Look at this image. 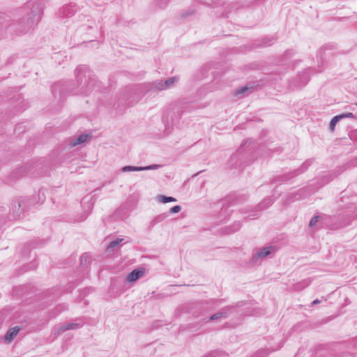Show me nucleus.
<instances>
[{"label": "nucleus", "instance_id": "1", "mask_svg": "<svg viewBox=\"0 0 357 357\" xmlns=\"http://www.w3.org/2000/svg\"><path fill=\"white\" fill-rule=\"evenodd\" d=\"M27 7H31V13L28 15L26 20H22L17 24H12L7 26L6 17L0 15V24L5 26L10 32L21 34L27 32L34 27L40 20V15L43 9V5L36 1H30L26 3Z\"/></svg>", "mask_w": 357, "mask_h": 357}, {"label": "nucleus", "instance_id": "2", "mask_svg": "<svg viewBox=\"0 0 357 357\" xmlns=\"http://www.w3.org/2000/svg\"><path fill=\"white\" fill-rule=\"evenodd\" d=\"M76 77L79 87V93L87 95L96 83L95 78L91 77V72L86 66H78L75 70Z\"/></svg>", "mask_w": 357, "mask_h": 357}, {"label": "nucleus", "instance_id": "3", "mask_svg": "<svg viewBox=\"0 0 357 357\" xmlns=\"http://www.w3.org/2000/svg\"><path fill=\"white\" fill-rule=\"evenodd\" d=\"M187 108L184 105H173L169 110H167L162 116V121L165 125L166 134H169L173 128V126L178 123L181 115L185 112Z\"/></svg>", "mask_w": 357, "mask_h": 357}, {"label": "nucleus", "instance_id": "4", "mask_svg": "<svg viewBox=\"0 0 357 357\" xmlns=\"http://www.w3.org/2000/svg\"><path fill=\"white\" fill-rule=\"evenodd\" d=\"M275 252V248L274 246L263 248L253 255L252 261L253 263H257L259 260L265 258Z\"/></svg>", "mask_w": 357, "mask_h": 357}, {"label": "nucleus", "instance_id": "5", "mask_svg": "<svg viewBox=\"0 0 357 357\" xmlns=\"http://www.w3.org/2000/svg\"><path fill=\"white\" fill-rule=\"evenodd\" d=\"M83 324L81 322H72L65 324L54 330V335H59L62 333L68 330H75L82 326Z\"/></svg>", "mask_w": 357, "mask_h": 357}, {"label": "nucleus", "instance_id": "6", "mask_svg": "<svg viewBox=\"0 0 357 357\" xmlns=\"http://www.w3.org/2000/svg\"><path fill=\"white\" fill-rule=\"evenodd\" d=\"M234 309L232 306H226L222 308L217 313L213 314L211 317H209V321H215L220 319H226L229 317V314L231 312V310Z\"/></svg>", "mask_w": 357, "mask_h": 357}, {"label": "nucleus", "instance_id": "7", "mask_svg": "<svg viewBox=\"0 0 357 357\" xmlns=\"http://www.w3.org/2000/svg\"><path fill=\"white\" fill-rule=\"evenodd\" d=\"M93 204L94 202L91 196H86L83 198L81 204L82 206L85 209V211H87V212L86 214L84 215V216L81 220H79V221H83L86 218L88 214L90 213L93 206Z\"/></svg>", "mask_w": 357, "mask_h": 357}, {"label": "nucleus", "instance_id": "8", "mask_svg": "<svg viewBox=\"0 0 357 357\" xmlns=\"http://www.w3.org/2000/svg\"><path fill=\"white\" fill-rule=\"evenodd\" d=\"M60 11L63 16L69 17L77 11V6L75 3H70L63 6Z\"/></svg>", "mask_w": 357, "mask_h": 357}, {"label": "nucleus", "instance_id": "9", "mask_svg": "<svg viewBox=\"0 0 357 357\" xmlns=\"http://www.w3.org/2000/svg\"><path fill=\"white\" fill-rule=\"evenodd\" d=\"M145 273L144 268H135L127 276V281L132 282L142 277Z\"/></svg>", "mask_w": 357, "mask_h": 357}, {"label": "nucleus", "instance_id": "10", "mask_svg": "<svg viewBox=\"0 0 357 357\" xmlns=\"http://www.w3.org/2000/svg\"><path fill=\"white\" fill-rule=\"evenodd\" d=\"M20 328L19 326H14L10 328L4 336V340L6 342L10 343L13 341L15 337L19 333Z\"/></svg>", "mask_w": 357, "mask_h": 357}, {"label": "nucleus", "instance_id": "11", "mask_svg": "<svg viewBox=\"0 0 357 357\" xmlns=\"http://www.w3.org/2000/svg\"><path fill=\"white\" fill-rule=\"evenodd\" d=\"M310 69L306 70L305 72H303L302 74L298 75V86H305L310 80Z\"/></svg>", "mask_w": 357, "mask_h": 357}, {"label": "nucleus", "instance_id": "12", "mask_svg": "<svg viewBox=\"0 0 357 357\" xmlns=\"http://www.w3.org/2000/svg\"><path fill=\"white\" fill-rule=\"evenodd\" d=\"M89 137H90V135H89L82 134L79 136H78L77 138L72 139L70 142L69 145L71 147H74L78 144H83L87 140V138Z\"/></svg>", "mask_w": 357, "mask_h": 357}, {"label": "nucleus", "instance_id": "13", "mask_svg": "<svg viewBox=\"0 0 357 357\" xmlns=\"http://www.w3.org/2000/svg\"><path fill=\"white\" fill-rule=\"evenodd\" d=\"M280 347L281 346H278L275 349H272L271 351L268 349H260L255 353L253 357H267L271 351L278 350Z\"/></svg>", "mask_w": 357, "mask_h": 357}, {"label": "nucleus", "instance_id": "14", "mask_svg": "<svg viewBox=\"0 0 357 357\" xmlns=\"http://www.w3.org/2000/svg\"><path fill=\"white\" fill-rule=\"evenodd\" d=\"M273 203V199L272 197H266L257 206V208L259 211L263 210L271 206Z\"/></svg>", "mask_w": 357, "mask_h": 357}, {"label": "nucleus", "instance_id": "15", "mask_svg": "<svg viewBox=\"0 0 357 357\" xmlns=\"http://www.w3.org/2000/svg\"><path fill=\"white\" fill-rule=\"evenodd\" d=\"M225 356V353L220 350L211 351L202 357H223Z\"/></svg>", "mask_w": 357, "mask_h": 357}, {"label": "nucleus", "instance_id": "16", "mask_svg": "<svg viewBox=\"0 0 357 357\" xmlns=\"http://www.w3.org/2000/svg\"><path fill=\"white\" fill-rule=\"evenodd\" d=\"M276 40V38L273 36L265 37L262 39L261 47H268L273 44Z\"/></svg>", "mask_w": 357, "mask_h": 357}, {"label": "nucleus", "instance_id": "17", "mask_svg": "<svg viewBox=\"0 0 357 357\" xmlns=\"http://www.w3.org/2000/svg\"><path fill=\"white\" fill-rule=\"evenodd\" d=\"M157 199L159 202H162V203L176 202V199L174 197H167L165 195H158L157 197Z\"/></svg>", "mask_w": 357, "mask_h": 357}, {"label": "nucleus", "instance_id": "18", "mask_svg": "<svg viewBox=\"0 0 357 357\" xmlns=\"http://www.w3.org/2000/svg\"><path fill=\"white\" fill-rule=\"evenodd\" d=\"M197 1L202 4L206 6H218L220 5V1H214V0H197Z\"/></svg>", "mask_w": 357, "mask_h": 357}, {"label": "nucleus", "instance_id": "19", "mask_svg": "<svg viewBox=\"0 0 357 357\" xmlns=\"http://www.w3.org/2000/svg\"><path fill=\"white\" fill-rule=\"evenodd\" d=\"M178 81L176 77H172L164 81V86L166 89L171 88Z\"/></svg>", "mask_w": 357, "mask_h": 357}, {"label": "nucleus", "instance_id": "20", "mask_svg": "<svg viewBox=\"0 0 357 357\" xmlns=\"http://www.w3.org/2000/svg\"><path fill=\"white\" fill-rule=\"evenodd\" d=\"M241 223L239 221L234 222L233 225L229 227L227 229V234H231L238 231L241 227Z\"/></svg>", "mask_w": 357, "mask_h": 357}, {"label": "nucleus", "instance_id": "21", "mask_svg": "<svg viewBox=\"0 0 357 357\" xmlns=\"http://www.w3.org/2000/svg\"><path fill=\"white\" fill-rule=\"evenodd\" d=\"M241 223L239 221L234 222L233 225L229 227L227 229V234H231L238 231L241 227Z\"/></svg>", "mask_w": 357, "mask_h": 357}, {"label": "nucleus", "instance_id": "22", "mask_svg": "<svg viewBox=\"0 0 357 357\" xmlns=\"http://www.w3.org/2000/svg\"><path fill=\"white\" fill-rule=\"evenodd\" d=\"M121 171L123 172H140L142 171V167H135V166H125L122 167Z\"/></svg>", "mask_w": 357, "mask_h": 357}, {"label": "nucleus", "instance_id": "23", "mask_svg": "<svg viewBox=\"0 0 357 357\" xmlns=\"http://www.w3.org/2000/svg\"><path fill=\"white\" fill-rule=\"evenodd\" d=\"M123 239L122 238H116L114 241H112L109 243V244L107 245V250L108 252H110L114 248L119 245Z\"/></svg>", "mask_w": 357, "mask_h": 357}, {"label": "nucleus", "instance_id": "24", "mask_svg": "<svg viewBox=\"0 0 357 357\" xmlns=\"http://www.w3.org/2000/svg\"><path fill=\"white\" fill-rule=\"evenodd\" d=\"M153 85L155 89H157L159 90H166V88H165V86H164L163 80H156L153 82Z\"/></svg>", "mask_w": 357, "mask_h": 357}, {"label": "nucleus", "instance_id": "25", "mask_svg": "<svg viewBox=\"0 0 357 357\" xmlns=\"http://www.w3.org/2000/svg\"><path fill=\"white\" fill-rule=\"evenodd\" d=\"M167 217V215H166L165 213H163V214H161V215H159L158 216H156L152 221V223L153 224H158L159 222H162Z\"/></svg>", "mask_w": 357, "mask_h": 357}, {"label": "nucleus", "instance_id": "26", "mask_svg": "<svg viewBox=\"0 0 357 357\" xmlns=\"http://www.w3.org/2000/svg\"><path fill=\"white\" fill-rule=\"evenodd\" d=\"M340 121V119H339V117H337V116H335L331 121L330 122V124H329V127H330V129L333 131L335 129V125L337 124V122Z\"/></svg>", "mask_w": 357, "mask_h": 357}, {"label": "nucleus", "instance_id": "27", "mask_svg": "<svg viewBox=\"0 0 357 357\" xmlns=\"http://www.w3.org/2000/svg\"><path fill=\"white\" fill-rule=\"evenodd\" d=\"M251 88L250 87H248V86H242L238 89L236 90L235 91V94L236 95H241V94H243L244 93H245L246 91H248L249 89H250Z\"/></svg>", "mask_w": 357, "mask_h": 357}, {"label": "nucleus", "instance_id": "28", "mask_svg": "<svg viewBox=\"0 0 357 357\" xmlns=\"http://www.w3.org/2000/svg\"><path fill=\"white\" fill-rule=\"evenodd\" d=\"M160 167H161V165H160L154 164V165H151L149 166L142 167V171L155 170V169H159Z\"/></svg>", "mask_w": 357, "mask_h": 357}, {"label": "nucleus", "instance_id": "29", "mask_svg": "<svg viewBox=\"0 0 357 357\" xmlns=\"http://www.w3.org/2000/svg\"><path fill=\"white\" fill-rule=\"evenodd\" d=\"M322 217L320 216V215H315L314 217L312 218V219L310 220V223H309V226L310 227H313L318 222L319 220Z\"/></svg>", "mask_w": 357, "mask_h": 357}, {"label": "nucleus", "instance_id": "30", "mask_svg": "<svg viewBox=\"0 0 357 357\" xmlns=\"http://www.w3.org/2000/svg\"><path fill=\"white\" fill-rule=\"evenodd\" d=\"M240 153L237 152L234 154H233L230 158V162L232 163V165L236 166L237 164H236V160H237L239 158Z\"/></svg>", "mask_w": 357, "mask_h": 357}, {"label": "nucleus", "instance_id": "31", "mask_svg": "<svg viewBox=\"0 0 357 357\" xmlns=\"http://www.w3.org/2000/svg\"><path fill=\"white\" fill-rule=\"evenodd\" d=\"M181 210V206L176 205L170 208L169 213H177L180 212Z\"/></svg>", "mask_w": 357, "mask_h": 357}, {"label": "nucleus", "instance_id": "32", "mask_svg": "<svg viewBox=\"0 0 357 357\" xmlns=\"http://www.w3.org/2000/svg\"><path fill=\"white\" fill-rule=\"evenodd\" d=\"M89 259V256L86 254H84L80 257L81 264L86 265Z\"/></svg>", "mask_w": 357, "mask_h": 357}, {"label": "nucleus", "instance_id": "33", "mask_svg": "<svg viewBox=\"0 0 357 357\" xmlns=\"http://www.w3.org/2000/svg\"><path fill=\"white\" fill-rule=\"evenodd\" d=\"M18 207L19 208H22V210H25L27 207L25 200H20L18 203Z\"/></svg>", "mask_w": 357, "mask_h": 357}, {"label": "nucleus", "instance_id": "34", "mask_svg": "<svg viewBox=\"0 0 357 357\" xmlns=\"http://www.w3.org/2000/svg\"><path fill=\"white\" fill-rule=\"evenodd\" d=\"M258 214L257 212L254 211L252 214H249L245 217V219H254L257 217Z\"/></svg>", "mask_w": 357, "mask_h": 357}, {"label": "nucleus", "instance_id": "35", "mask_svg": "<svg viewBox=\"0 0 357 357\" xmlns=\"http://www.w3.org/2000/svg\"><path fill=\"white\" fill-rule=\"evenodd\" d=\"M337 117H339V119L340 121L342 119H345L347 118V116H346V114L345 113H343V114H339V115H337Z\"/></svg>", "mask_w": 357, "mask_h": 357}, {"label": "nucleus", "instance_id": "36", "mask_svg": "<svg viewBox=\"0 0 357 357\" xmlns=\"http://www.w3.org/2000/svg\"><path fill=\"white\" fill-rule=\"evenodd\" d=\"M345 114H346L347 118H354L355 117L354 114L351 112H347Z\"/></svg>", "mask_w": 357, "mask_h": 357}, {"label": "nucleus", "instance_id": "37", "mask_svg": "<svg viewBox=\"0 0 357 357\" xmlns=\"http://www.w3.org/2000/svg\"><path fill=\"white\" fill-rule=\"evenodd\" d=\"M291 54H292V50H287V51L284 53V56H286V57H287V56H290V55H291Z\"/></svg>", "mask_w": 357, "mask_h": 357}, {"label": "nucleus", "instance_id": "38", "mask_svg": "<svg viewBox=\"0 0 357 357\" xmlns=\"http://www.w3.org/2000/svg\"><path fill=\"white\" fill-rule=\"evenodd\" d=\"M137 101H138V100H129V101L128 102V103H127V104H128V105H134L135 103H136Z\"/></svg>", "mask_w": 357, "mask_h": 357}, {"label": "nucleus", "instance_id": "39", "mask_svg": "<svg viewBox=\"0 0 357 357\" xmlns=\"http://www.w3.org/2000/svg\"><path fill=\"white\" fill-rule=\"evenodd\" d=\"M321 303V301H319V299H315L314 301H312V305H316V304H318V303Z\"/></svg>", "mask_w": 357, "mask_h": 357}, {"label": "nucleus", "instance_id": "40", "mask_svg": "<svg viewBox=\"0 0 357 357\" xmlns=\"http://www.w3.org/2000/svg\"><path fill=\"white\" fill-rule=\"evenodd\" d=\"M248 211L249 210L243 208V209H241L240 211H241V213H242L243 215H245V214H246L248 212Z\"/></svg>", "mask_w": 357, "mask_h": 357}, {"label": "nucleus", "instance_id": "41", "mask_svg": "<svg viewBox=\"0 0 357 357\" xmlns=\"http://www.w3.org/2000/svg\"><path fill=\"white\" fill-rule=\"evenodd\" d=\"M192 13H193V12L192 11V12H190V13H185V14H183V16H184V15H191V14H192Z\"/></svg>", "mask_w": 357, "mask_h": 357}, {"label": "nucleus", "instance_id": "42", "mask_svg": "<svg viewBox=\"0 0 357 357\" xmlns=\"http://www.w3.org/2000/svg\"><path fill=\"white\" fill-rule=\"evenodd\" d=\"M324 50V48H322V49H321V50H320V51H319V54H320V55L321 54V53H322V52H323Z\"/></svg>", "mask_w": 357, "mask_h": 357}]
</instances>
